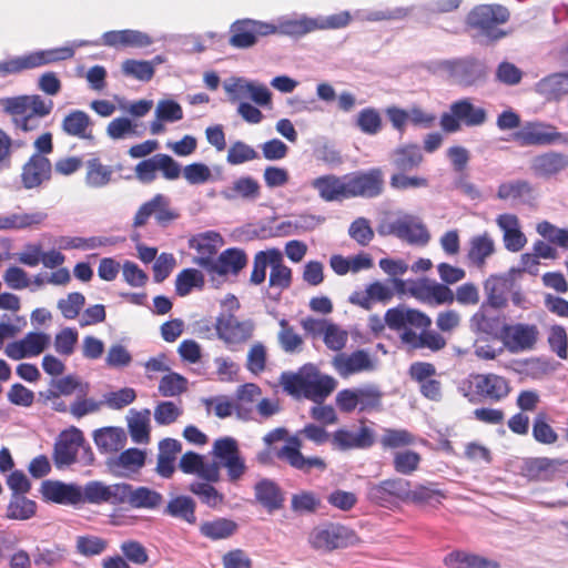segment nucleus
I'll return each instance as SVG.
<instances>
[{
    "instance_id": "nucleus-36",
    "label": "nucleus",
    "mask_w": 568,
    "mask_h": 568,
    "mask_svg": "<svg viewBox=\"0 0 568 568\" xmlns=\"http://www.w3.org/2000/svg\"><path fill=\"white\" fill-rule=\"evenodd\" d=\"M92 126L91 118L82 110H72L61 122V129L67 135L81 140L93 139Z\"/></svg>"
},
{
    "instance_id": "nucleus-55",
    "label": "nucleus",
    "mask_w": 568,
    "mask_h": 568,
    "mask_svg": "<svg viewBox=\"0 0 568 568\" xmlns=\"http://www.w3.org/2000/svg\"><path fill=\"white\" fill-rule=\"evenodd\" d=\"M416 436L407 429L386 428L379 443L384 449H398L414 445Z\"/></svg>"
},
{
    "instance_id": "nucleus-60",
    "label": "nucleus",
    "mask_w": 568,
    "mask_h": 568,
    "mask_svg": "<svg viewBox=\"0 0 568 568\" xmlns=\"http://www.w3.org/2000/svg\"><path fill=\"white\" fill-rule=\"evenodd\" d=\"M420 462L422 456L419 453L405 449L394 454L393 467L400 475H412L419 468Z\"/></svg>"
},
{
    "instance_id": "nucleus-4",
    "label": "nucleus",
    "mask_w": 568,
    "mask_h": 568,
    "mask_svg": "<svg viewBox=\"0 0 568 568\" xmlns=\"http://www.w3.org/2000/svg\"><path fill=\"white\" fill-rule=\"evenodd\" d=\"M509 20V11L500 4H480L475 7L466 18V26L473 31L471 37L493 42L506 33L498 26Z\"/></svg>"
},
{
    "instance_id": "nucleus-51",
    "label": "nucleus",
    "mask_w": 568,
    "mask_h": 568,
    "mask_svg": "<svg viewBox=\"0 0 568 568\" xmlns=\"http://www.w3.org/2000/svg\"><path fill=\"white\" fill-rule=\"evenodd\" d=\"M47 217L44 213H12L0 215V231L20 230L38 225Z\"/></svg>"
},
{
    "instance_id": "nucleus-61",
    "label": "nucleus",
    "mask_w": 568,
    "mask_h": 568,
    "mask_svg": "<svg viewBox=\"0 0 568 568\" xmlns=\"http://www.w3.org/2000/svg\"><path fill=\"white\" fill-rule=\"evenodd\" d=\"M534 439L542 445H554L558 442V434L547 422V415L539 413L532 422L531 430Z\"/></svg>"
},
{
    "instance_id": "nucleus-2",
    "label": "nucleus",
    "mask_w": 568,
    "mask_h": 568,
    "mask_svg": "<svg viewBox=\"0 0 568 568\" xmlns=\"http://www.w3.org/2000/svg\"><path fill=\"white\" fill-rule=\"evenodd\" d=\"M281 384L287 394L315 403H323L337 387V381L322 374L314 364H305L296 373H283Z\"/></svg>"
},
{
    "instance_id": "nucleus-40",
    "label": "nucleus",
    "mask_w": 568,
    "mask_h": 568,
    "mask_svg": "<svg viewBox=\"0 0 568 568\" xmlns=\"http://www.w3.org/2000/svg\"><path fill=\"white\" fill-rule=\"evenodd\" d=\"M255 499L270 513L281 509L284 496L276 483L270 479L260 480L255 487Z\"/></svg>"
},
{
    "instance_id": "nucleus-53",
    "label": "nucleus",
    "mask_w": 568,
    "mask_h": 568,
    "mask_svg": "<svg viewBox=\"0 0 568 568\" xmlns=\"http://www.w3.org/2000/svg\"><path fill=\"white\" fill-rule=\"evenodd\" d=\"M145 463V453L139 448L123 450L113 462V467L119 469L121 475L139 471Z\"/></svg>"
},
{
    "instance_id": "nucleus-13",
    "label": "nucleus",
    "mask_w": 568,
    "mask_h": 568,
    "mask_svg": "<svg viewBox=\"0 0 568 568\" xmlns=\"http://www.w3.org/2000/svg\"><path fill=\"white\" fill-rule=\"evenodd\" d=\"M408 293L417 301L428 305L452 304L454 292L445 284L426 277L409 282Z\"/></svg>"
},
{
    "instance_id": "nucleus-57",
    "label": "nucleus",
    "mask_w": 568,
    "mask_h": 568,
    "mask_svg": "<svg viewBox=\"0 0 568 568\" xmlns=\"http://www.w3.org/2000/svg\"><path fill=\"white\" fill-rule=\"evenodd\" d=\"M204 285L203 274L195 268H184L175 280V292L179 296L189 295L194 287L202 288Z\"/></svg>"
},
{
    "instance_id": "nucleus-29",
    "label": "nucleus",
    "mask_w": 568,
    "mask_h": 568,
    "mask_svg": "<svg viewBox=\"0 0 568 568\" xmlns=\"http://www.w3.org/2000/svg\"><path fill=\"white\" fill-rule=\"evenodd\" d=\"M530 168L537 176L551 178L568 169V155L556 151L545 152L531 160Z\"/></svg>"
},
{
    "instance_id": "nucleus-16",
    "label": "nucleus",
    "mask_w": 568,
    "mask_h": 568,
    "mask_svg": "<svg viewBox=\"0 0 568 568\" xmlns=\"http://www.w3.org/2000/svg\"><path fill=\"white\" fill-rule=\"evenodd\" d=\"M246 264L247 255L245 252L241 248L231 247L216 256L206 273L212 281L225 280L230 275H239Z\"/></svg>"
},
{
    "instance_id": "nucleus-25",
    "label": "nucleus",
    "mask_w": 568,
    "mask_h": 568,
    "mask_svg": "<svg viewBox=\"0 0 568 568\" xmlns=\"http://www.w3.org/2000/svg\"><path fill=\"white\" fill-rule=\"evenodd\" d=\"M221 242L222 237L215 232H206L193 236L189 241V245L197 253L194 257V263L206 272L216 258Z\"/></svg>"
},
{
    "instance_id": "nucleus-46",
    "label": "nucleus",
    "mask_w": 568,
    "mask_h": 568,
    "mask_svg": "<svg viewBox=\"0 0 568 568\" xmlns=\"http://www.w3.org/2000/svg\"><path fill=\"white\" fill-rule=\"evenodd\" d=\"M74 55L72 47H59L44 50L33 51L27 54L29 68L36 69L43 65L65 61Z\"/></svg>"
},
{
    "instance_id": "nucleus-3",
    "label": "nucleus",
    "mask_w": 568,
    "mask_h": 568,
    "mask_svg": "<svg viewBox=\"0 0 568 568\" xmlns=\"http://www.w3.org/2000/svg\"><path fill=\"white\" fill-rule=\"evenodd\" d=\"M2 111L10 116L16 132L29 133L40 129L41 120L53 110V101L39 94H24L6 98L1 101Z\"/></svg>"
},
{
    "instance_id": "nucleus-24",
    "label": "nucleus",
    "mask_w": 568,
    "mask_h": 568,
    "mask_svg": "<svg viewBox=\"0 0 568 568\" xmlns=\"http://www.w3.org/2000/svg\"><path fill=\"white\" fill-rule=\"evenodd\" d=\"M288 444L283 446L277 452L280 459L286 460L292 467L310 471L312 468L325 469L326 464L320 457H305L301 453L302 442L297 436H292L287 439Z\"/></svg>"
},
{
    "instance_id": "nucleus-19",
    "label": "nucleus",
    "mask_w": 568,
    "mask_h": 568,
    "mask_svg": "<svg viewBox=\"0 0 568 568\" xmlns=\"http://www.w3.org/2000/svg\"><path fill=\"white\" fill-rule=\"evenodd\" d=\"M122 483L106 485L100 480L88 481L83 487L80 486V505H121Z\"/></svg>"
},
{
    "instance_id": "nucleus-10",
    "label": "nucleus",
    "mask_w": 568,
    "mask_h": 568,
    "mask_svg": "<svg viewBox=\"0 0 568 568\" xmlns=\"http://www.w3.org/2000/svg\"><path fill=\"white\" fill-rule=\"evenodd\" d=\"M277 28L274 24L256 20H237L231 26L229 43L233 48L247 49L253 47L260 37L274 34Z\"/></svg>"
},
{
    "instance_id": "nucleus-32",
    "label": "nucleus",
    "mask_w": 568,
    "mask_h": 568,
    "mask_svg": "<svg viewBox=\"0 0 568 568\" xmlns=\"http://www.w3.org/2000/svg\"><path fill=\"white\" fill-rule=\"evenodd\" d=\"M102 42L113 48H144L152 43V39L144 32L125 29L104 32Z\"/></svg>"
},
{
    "instance_id": "nucleus-54",
    "label": "nucleus",
    "mask_w": 568,
    "mask_h": 568,
    "mask_svg": "<svg viewBox=\"0 0 568 568\" xmlns=\"http://www.w3.org/2000/svg\"><path fill=\"white\" fill-rule=\"evenodd\" d=\"M131 439L138 444L150 442V410L135 412L128 424Z\"/></svg>"
},
{
    "instance_id": "nucleus-23",
    "label": "nucleus",
    "mask_w": 568,
    "mask_h": 568,
    "mask_svg": "<svg viewBox=\"0 0 568 568\" xmlns=\"http://www.w3.org/2000/svg\"><path fill=\"white\" fill-rule=\"evenodd\" d=\"M121 504H129L136 509H156L163 504V496L159 491L145 486L134 488L122 483Z\"/></svg>"
},
{
    "instance_id": "nucleus-12",
    "label": "nucleus",
    "mask_w": 568,
    "mask_h": 568,
    "mask_svg": "<svg viewBox=\"0 0 568 568\" xmlns=\"http://www.w3.org/2000/svg\"><path fill=\"white\" fill-rule=\"evenodd\" d=\"M539 337L538 327L534 324H505L500 338L510 353L530 351Z\"/></svg>"
},
{
    "instance_id": "nucleus-22",
    "label": "nucleus",
    "mask_w": 568,
    "mask_h": 568,
    "mask_svg": "<svg viewBox=\"0 0 568 568\" xmlns=\"http://www.w3.org/2000/svg\"><path fill=\"white\" fill-rule=\"evenodd\" d=\"M447 498V491L437 487L435 483L415 484L408 488L406 503L420 509H438Z\"/></svg>"
},
{
    "instance_id": "nucleus-1",
    "label": "nucleus",
    "mask_w": 568,
    "mask_h": 568,
    "mask_svg": "<svg viewBox=\"0 0 568 568\" xmlns=\"http://www.w3.org/2000/svg\"><path fill=\"white\" fill-rule=\"evenodd\" d=\"M387 327L399 333V339L408 349L427 348L433 353L444 349L446 338L429 329L432 318L424 312L400 304L385 312Z\"/></svg>"
},
{
    "instance_id": "nucleus-26",
    "label": "nucleus",
    "mask_w": 568,
    "mask_h": 568,
    "mask_svg": "<svg viewBox=\"0 0 568 568\" xmlns=\"http://www.w3.org/2000/svg\"><path fill=\"white\" fill-rule=\"evenodd\" d=\"M40 491L43 499L47 501L70 506L80 505L81 495L79 485L45 480L41 484Z\"/></svg>"
},
{
    "instance_id": "nucleus-41",
    "label": "nucleus",
    "mask_w": 568,
    "mask_h": 568,
    "mask_svg": "<svg viewBox=\"0 0 568 568\" xmlns=\"http://www.w3.org/2000/svg\"><path fill=\"white\" fill-rule=\"evenodd\" d=\"M398 239L414 245L424 246L429 242L427 227L413 216L399 219Z\"/></svg>"
},
{
    "instance_id": "nucleus-17",
    "label": "nucleus",
    "mask_w": 568,
    "mask_h": 568,
    "mask_svg": "<svg viewBox=\"0 0 568 568\" xmlns=\"http://www.w3.org/2000/svg\"><path fill=\"white\" fill-rule=\"evenodd\" d=\"M84 444L80 429L72 427L60 433L53 449V462L58 468L70 466L77 462L79 448Z\"/></svg>"
},
{
    "instance_id": "nucleus-44",
    "label": "nucleus",
    "mask_w": 568,
    "mask_h": 568,
    "mask_svg": "<svg viewBox=\"0 0 568 568\" xmlns=\"http://www.w3.org/2000/svg\"><path fill=\"white\" fill-rule=\"evenodd\" d=\"M93 439L101 453H116L121 450L126 443V435L123 429L118 427H104L93 434Z\"/></svg>"
},
{
    "instance_id": "nucleus-48",
    "label": "nucleus",
    "mask_w": 568,
    "mask_h": 568,
    "mask_svg": "<svg viewBox=\"0 0 568 568\" xmlns=\"http://www.w3.org/2000/svg\"><path fill=\"white\" fill-rule=\"evenodd\" d=\"M556 464L549 458H529L521 466V475L529 480H550Z\"/></svg>"
},
{
    "instance_id": "nucleus-43",
    "label": "nucleus",
    "mask_w": 568,
    "mask_h": 568,
    "mask_svg": "<svg viewBox=\"0 0 568 568\" xmlns=\"http://www.w3.org/2000/svg\"><path fill=\"white\" fill-rule=\"evenodd\" d=\"M38 504L22 494H11L4 517L9 520H29L37 515Z\"/></svg>"
},
{
    "instance_id": "nucleus-6",
    "label": "nucleus",
    "mask_w": 568,
    "mask_h": 568,
    "mask_svg": "<svg viewBox=\"0 0 568 568\" xmlns=\"http://www.w3.org/2000/svg\"><path fill=\"white\" fill-rule=\"evenodd\" d=\"M513 139L520 146L568 144V133L559 132L555 125L540 121L526 122L514 133Z\"/></svg>"
},
{
    "instance_id": "nucleus-5",
    "label": "nucleus",
    "mask_w": 568,
    "mask_h": 568,
    "mask_svg": "<svg viewBox=\"0 0 568 568\" xmlns=\"http://www.w3.org/2000/svg\"><path fill=\"white\" fill-rule=\"evenodd\" d=\"M359 540L356 532L341 524L327 523L315 527L308 537V542L315 550L331 552L346 548Z\"/></svg>"
},
{
    "instance_id": "nucleus-64",
    "label": "nucleus",
    "mask_w": 568,
    "mask_h": 568,
    "mask_svg": "<svg viewBox=\"0 0 568 568\" xmlns=\"http://www.w3.org/2000/svg\"><path fill=\"white\" fill-rule=\"evenodd\" d=\"M67 549L61 545H53L50 548H37L33 561L39 567H53L65 558Z\"/></svg>"
},
{
    "instance_id": "nucleus-52",
    "label": "nucleus",
    "mask_w": 568,
    "mask_h": 568,
    "mask_svg": "<svg viewBox=\"0 0 568 568\" xmlns=\"http://www.w3.org/2000/svg\"><path fill=\"white\" fill-rule=\"evenodd\" d=\"M292 284V270L284 264L282 252L276 248L275 256L272 257V266L268 278L271 287L286 290Z\"/></svg>"
},
{
    "instance_id": "nucleus-20",
    "label": "nucleus",
    "mask_w": 568,
    "mask_h": 568,
    "mask_svg": "<svg viewBox=\"0 0 568 568\" xmlns=\"http://www.w3.org/2000/svg\"><path fill=\"white\" fill-rule=\"evenodd\" d=\"M50 337L44 333L30 332L22 339L7 344L6 355L14 361L40 355L49 345Z\"/></svg>"
},
{
    "instance_id": "nucleus-56",
    "label": "nucleus",
    "mask_w": 568,
    "mask_h": 568,
    "mask_svg": "<svg viewBox=\"0 0 568 568\" xmlns=\"http://www.w3.org/2000/svg\"><path fill=\"white\" fill-rule=\"evenodd\" d=\"M532 193L530 182L526 180H514L504 182L498 186L497 197L500 200H524Z\"/></svg>"
},
{
    "instance_id": "nucleus-58",
    "label": "nucleus",
    "mask_w": 568,
    "mask_h": 568,
    "mask_svg": "<svg viewBox=\"0 0 568 568\" xmlns=\"http://www.w3.org/2000/svg\"><path fill=\"white\" fill-rule=\"evenodd\" d=\"M280 331L277 334L278 343L285 353H296L302 349L303 338L295 332L294 327L282 318L278 322Z\"/></svg>"
},
{
    "instance_id": "nucleus-9",
    "label": "nucleus",
    "mask_w": 568,
    "mask_h": 568,
    "mask_svg": "<svg viewBox=\"0 0 568 568\" xmlns=\"http://www.w3.org/2000/svg\"><path fill=\"white\" fill-rule=\"evenodd\" d=\"M467 384L469 393L490 402H500L506 398L511 390L509 381L494 373L471 374Z\"/></svg>"
},
{
    "instance_id": "nucleus-38",
    "label": "nucleus",
    "mask_w": 568,
    "mask_h": 568,
    "mask_svg": "<svg viewBox=\"0 0 568 568\" xmlns=\"http://www.w3.org/2000/svg\"><path fill=\"white\" fill-rule=\"evenodd\" d=\"M182 450V444L174 438H165L159 444L156 473L163 478H170L175 470L178 454Z\"/></svg>"
},
{
    "instance_id": "nucleus-39",
    "label": "nucleus",
    "mask_w": 568,
    "mask_h": 568,
    "mask_svg": "<svg viewBox=\"0 0 568 568\" xmlns=\"http://www.w3.org/2000/svg\"><path fill=\"white\" fill-rule=\"evenodd\" d=\"M237 529V523L225 517L204 520L199 526L201 536L213 541L231 538L236 534Z\"/></svg>"
},
{
    "instance_id": "nucleus-7",
    "label": "nucleus",
    "mask_w": 568,
    "mask_h": 568,
    "mask_svg": "<svg viewBox=\"0 0 568 568\" xmlns=\"http://www.w3.org/2000/svg\"><path fill=\"white\" fill-rule=\"evenodd\" d=\"M151 216H154L158 225L166 227L178 220L180 214L172 207L169 196L156 193L139 206L132 220V229L139 230L144 227Z\"/></svg>"
},
{
    "instance_id": "nucleus-62",
    "label": "nucleus",
    "mask_w": 568,
    "mask_h": 568,
    "mask_svg": "<svg viewBox=\"0 0 568 568\" xmlns=\"http://www.w3.org/2000/svg\"><path fill=\"white\" fill-rule=\"evenodd\" d=\"M356 125L363 133L375 135L383 128L381 113L374 108L362 109L357 114Z\"/></svg>"
},
{
    "instance_id": "nucleus-11",
    "label": "nucleus",
    "mask_w": 568,
    "mask_h": 568,
    "mask_svg": "<svg viewBox=\"0 0 568 568\" xmlns=\"http://www.w3.org/2000/svg\"><path fill=\"white\" fill-rule=\"evenodd\" d=\"M213 454L219 459L217 463L226 468L231 481L235 483L244 475L246 466L234 438L216 439L213 444Z\"/></svg>"
},
{
    "instance_id": "nucleus-34",
    "label": "nucleus",
    "mask_w": 568,
    "mask_h": 568,
    "mask_svg": "<svg viewBox=\"0 0 568 568\" xmlns=\"http://www.w3.org/2000/svg\"><path fill=\"white\" fill-rule=\"evenodd\" d=\"M393 296L394 292L389 286L376 281L371 283L365 291L354 292L349 296V302L368 311L372 308L373 303H387L393 298Z\"/></svg>"
},
{
    "instance_id": "nucleus-28",
    "label": "nucleus",
    "mask_w": 568,
    "mask_h": 568,
    "mask_svg": "<svg viewBox=\"0 0 568 568\" xmlns=\"http://www.w3.org/2000/svg\"><path fill=\"white\" fill-rule=\"evenodd\" d=\"M311 185L318 192L320 197L325 202H335L348 199L345 175H322L314 179Z\"/></svg>"
},
{
    "instance_id": "nucleus-45",
    "label": "nucleus",
    "mask_w": 568,
    "mask_h": 568,
    "mask_svg": "<svg viewBox=\"0 0 568 568\" xmlns=\"http://www.w3.org/2000/svg\"><path fill=\"white\" fill-rule=\"evenodd\" d=\"M226 200L242 199L245 201H255L261 195V185L252 176H241L236 179L231 186L222 191Z\"/></svg>"
},
{
    "instance_id": "nucleus-30",
    "label": "nucleus",
    "mask_w": 568,
    "mask_h": 568,
    "mask_svg": "<svg viewBox=\"0 0 568 568\" xmlns=\"http://www.w3.org/2000/svg\"><path fill=\"white\" fill-rule=\"evenodd\" d=\"M424 155L418 144L405 143L396 146L390 153V164L397 171L410 172L423 163Z\"/></svg>"
},
{
    "instance_id": "nucleus-14",
    "label": "nucleus",
    "mask_w": 568,
    "mask_h": 568,
    "mask_svg": "<svg viewBox=\"0 0 568 568\" xmlns=\"http://www.w3.org/2000/svg\"><path fill=\"white\" fill-rule=\"evenodd\" d=\"M215 329L219 338L224 343L236 345L252 337L254 324L251 321H240L233 314H221L216 318Z\"/></svg>"
},
{
    "instance_id": "nucleus-42",
    "label": "nucleus",
    "mask_w": 568,
    "mask_h": 568,
    "mask_svg": "<svg viewBox=\"0 0 568 568\" xmlns=\"http://www.w3.org/2000/svg\"><path fill=\"white\" fill-rule=\"evenodd\" d=\"M113 173L112 166L104 165L99 156H92L85 162V185L91 189H102L111 182Z\"/></svg>"
},
{
    "instance_id": "nucleus-63",
    "label": "nucleus",
    "mask_w": 568,
    "mask_h": 568,
    "mask_svg": "<svg viewBox=\"0 0 568 568\" xmlns=\"http://www.w3.org/2000/svg\"><path fill=\"white\" fill-rule=\"evenodd\" d=\"M122 72L126 77L149 82L154 75V67L149 61L126 59L122 63Z\"/></svg>"
},
{
    "instance_id": "nucleus-8",
    "label": "nucleus",
    "mask_w": 568,
    "mask_h": 568,
    "mask_svg": "<svg viewBox=\"0 0 568 568\" xmlns=\"http://www.w3.org/2000/svg\"><path fill=\"white\" fill-rule=\"evenodd\" d=\"M347 197L374 199L384 191V175L379 168L345 174Z\"/></svg>"
},
{
    "instance_id": "nucleus-27",
    "label": "nucleus",
    "mask_w": 568,
    "mask_h": 568,
    "mask_svg": "<svg viewBox=\"0 0 568 568\" xmlns=\"http://www.w3.org/2000/svg\"><path fill=\"white\" fill-rule=\"evenodd\" d=\"M332 364L343 378L373 369V362L368 353L364 349H357L351 354L339 353L334 356Z\"/></svg>"
},
{
    "instance_id": "nucleus-35",
    "label": "nucleus",
    "mask_w": 568,
    "mask_h": 568,
    "mask_svg": "<svg viewBox=\"0 0 568 568\" xmlns=\"http://www.w3.org/2000/svg\"><path fill=\"white\" fill-rule=\"evenodd\" d=\"M511 287L513 278L506 275H490L484 283L487 303L494 308L505 307Z\"/></svg>"
},
{
    "instance_id": "nucleus-21",
    "label": "nucleus",
    "mask_w": 568,
    "mask_h": 568,
    "mask_svg": "<svg viewBox=\"0 0 568 568\" xmlns=\"http://www.w3.org/2000/svg\"><path fill=\"white\" fill-rule=\"evenodd\" d=\"M332 444L341 450L367 449L375 444V433L362 422L357 432L345 428L335 430L332 436Z\"/></svg>"
},
{
    "instance_id": "nucleus-49",
    "label": "nucleus",
    "mask_w": 568,
    "mask_h": 568,
    "mask_svg": "<svg viewBox=\"0 0 568 568\" xmlns=\"http://www.w3.org/2000/svg\"><path fill=\"white\" fill-rule=\"evenodd\" d=\"M187 489L211 509H220L225 504L224 494L219 491L212 484L197 480L191 483Z\"/></svg>"
},
{
    "instance_id": "nucleus-15",
    "label": "nucleus",
    "mask_w": 568,
    "mask_h": 568,
    "mask_svg": "<svg viewBox=\"0 0 568 568\" xmlns=\"http://www.w3.org/2000/svg\"><path fill=\"white\" fill-rule=\"evenodd\" d=\"M409 486L410 481L407 479L388 478L369 485L367 498L379 506H386L395 499L406 503Z\"/></svg>"
},
{
    "instance_id": "nucleus-50",
    "label": "nucleus",
    "mask_w": 568,
    "mask_h": 568,
    "mask_svg": "<svg viewBox=\"0 0 568 568\" xmlns=\"http://www.w3.org/2000/svg\"><path fill=\"white\" fill-rule=\"evenodd\" d=\"M356 407L359 413H371L382 408L383 393L375 385L355 387Z\"/></svg>"
},
{
    "instance_id": "nucleus-31",
    "label": "nucleus",
    "mask_w": 568,
    "mask_h": 568,
    "mask_svg": "<svg viewBox=\"0 0 568 568\" xmlns=\"http://www.w3.org/2000/svg\"><path fill=\"white\" fill-rule=\"evenodd\" d=\"M443 69L454 82L471 85L480 77L479 64L474 59H456L443 62Z\"/></svg>"
},
{
    "instance_id": "nucleus-18",
    "label": "nucleus",
    "mask_w": 568,
    "mask_h": 568,
    "mask_svg": "<svg viewBox=\"0 0 568 568\" xmlns=\"http://www.w3.org/2000/svg\"><path fill=\"white\" fill-rule=\"evenodd\" d=\"M52 163L48 156L31 154L23 163L20 181L24 189L32 190L51 180Z\"/></svg>"
},
{
    "instance_id": "nucleus-33",
    "label": "nucleus",
    "mask_w": 568,
    "mask_h": 568,
    "mask_svg": "<svg viewBox=\"0 0 568 568\" xmlns=\"http://www.w3.org/2000/svg\"><path fill=\"white\" fill-rule=\"evenodd\" d=\"M467 261L470 265L484 268L488 257L495 254V241L488 232L470 237Z\"/></svg>"
},
{
    "instance_id": "nucleus-37",
    "label": "nucleus",
    "mask_w": 568,
    "mask_h": 568,
    "mask_svg": "<svg viewBox=\"0 0 568 568\" xmlns=\"http://www.w3.org/2000/svg\"><path fill=\"white\" fill-rule=\"evenodd\" d=\"M195 510L196 503L192 497L178 495L169 500L163 513L166 516L194 526L197 523Z\"/></svg>"
},
{
    "instance_id": "nucleus-47",
    "label": "nucleus",
    "mask_w": 568,
    "mask_h": 568,
    "mask_svg": "<svg viewBox=\"0 0 568 568\" xmlns=\"http://www.w3.org/2000/svg\"><path fill=\"white\" fill-rule=\"evenodd\" d=\"M450 111L467 126H477L486 122L487 113L483 108L475 106L469 100L463 99L450 105Z\"/></svg>"
},
{
    "instance_id": "nucleus-59",
    "label": "nucleus",
    "mask_w": 568,
    "mask_h": 568,
    "mask_svg": "<svg viewBox=\"0 0 568 568\" xmlns=\"http://www.w3.org/2000/svg\"><path fill=\"white\" fill-rule=\"evenodd\" d=\"M229 93H250L252 100L258 105H267L271 103V92L266 87H257L253 83H244L239 79L234 84L226 87Z\"/></svg>"
}]
</instances>
